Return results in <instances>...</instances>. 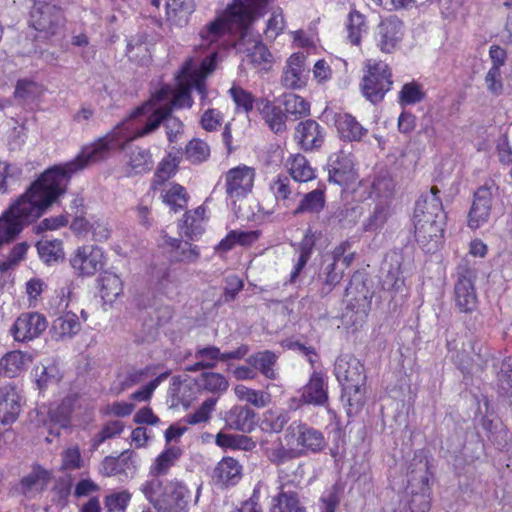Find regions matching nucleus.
I'll use <instances>...</instances> for the list:
<instances>
[{
	"mask_svg": "<svg viewBox=\"0 0 512 512\" xmlns=\"http://www.w3.org/2000/svg\"><path fill=\"white\" fill-rule=\"evenodd\" d=\"M268 189L274 196L275 201L278 204H282L284 207H290L295 202L298 195L291 179L284 174L273 176L268 183Z\"/></svg>",
	"mask_w": 512,
	"mask_h": 512,
	"instance_id": "5701e85b",
	"label": "nucleus"
},
{
	"mask_svg": "<svg viewBox=\"0 0 512 512\" xmlns=\"http://www.w3.org/2000/svg\"><path fill=\"white\" fill-rule=\"evenodd\" d=\"M234 393L240 401L247 402L256 408H264L271 402L269 393L255 390L242 384L234 387Z\"/></svg>",
	"mask_w": 512,
	"mask_h": 512,
	"instance_id": "37998d69",
	"label": "nucleus"
},
{
	"mask_svg": "<svg viewBox=\"0 0 512 512\" xmlns=\"http://www.w3.org/2000/svg\"><path fill=\"white\" fill-rule=\"evenodd\" d=\"M309 70L305 66V56L301 53L292 54L283 69L281 84L287 89H302L306 86Z\"/></svg>",
	"mask_w": 512,
	"mask_h": 512,
	"instance_id": "f3484780",
	"label": "nucleus"
},
{
	"mask_svg": "<svg viewBox=\"0 0 512 512\" xmlns=\"http://www.w3.org/2000/svg\"><path fill=\"white\" fill-rule=\"evenodd\" d=\"M325 206V190L317 188L303 195L299 205L294 210V214L319 213Z\"/></svg>",
	"mask_w": 512,
	"mask_h": 512,
	"instance_id": "a19ab883",
	"label": "nucleus"
},
{
	"mask_svg": "<svg viewBox=\"0 0 512 512\" xmlns=\"http://www.w3.org/2000/svg\"><path fill=\"white\" fill-rule=\"evenodd\" d=\"M283 105L285 112L294 116L295 119L310 114V104L297 94L289 93L284 95Z\"/></svg>",
	"mask_w": 512,
	"mask_h": 512,
	"instance_id": "6e6d98bb",
	"label": "nucleus"
},
{
	"mask_svg": "<svg viewBox=\"0 0 512 512\" xmlns=\"http://www.w3.org/2000/svg\"><path fill=\"white\" fill-rule=\"evenodd\" d=\"M215 443L219 447L232 448V449H250L253 445L252 441L243 435H231L226 433H218L215 438Z\"/></svg>",
	"mask_w": 512,
	"mask_h": 512,
	"instance_id": "bf43d9fd",
	"label": "nucleus"
},
{
	"mask_svg": "<svg viewBox=\"0 0 512 512\" xmlns=\"http://www.w3.org/2000/svg\"><path fill=\"white\" fill-rule=\"evenodd\" d=\"M184 156L192 164H200L209 158L210 147L203 140L194 138L186 144Z\"/></svg>",
	"mask_w": 512,
	"mask_h": 512,
	"instance_id": "603ef678",
	"label": "nucleus"
},
{
	"mask_svg": "<svg viewBox=\"0 0 512 512\" xmlns=\"http://www.w3.org/2000/svg\"><path fill=\"white\" fill-rule=\"evenodd\" d=\"M225 420L231 429L249 433L256 426V413L248 406H234L226 413Z\"/></svg>",
	"mask_w": 512,
	"mask_h": 512,
	"instance_id": "bb28decb",
	"label": "nucleus"
},
{
	"mask_svg": "<svg viewBox=\"0 0 512 512\" xmlns=\"http://www.w3.org/2000/svg\"><path fill=\"white\" fill-rule=\"evenodd\" d=\"M440 190L433 186L416 201L413 224L415 238L427 253L439 249L444 235L446 214L439 197Z\"/></svg>",
	"mask_w": 512,
	"mask_h": 512,
	"instance_id": "20e7f679",
	"label": "nucleus"
},
{
	"mask_svg": "<svg viewBox=\"0 0 512 512\" xmlns=\"http://www.w3.org/2000/svg\"><path fill=\"white\" fill-rule=\"evenodd\" d=\"M261 113L270 129L275 133L282 132L285 129L286 115L280 107L272 105L265 101L261 109Z\"/></svg>",
	"mask_w": 512,
	"mask_h": 512,
	"instance_id": "3c124183",
	"label": "nucleus"
},
{
	"mask_svg": "<svg viewBox=\"0 0 512 512\" xmlns=\"http://www.w3.org/2000/svg\"><path fill=\"white\" fill-rule=\"evenodd\" d=\"M21 411V396L13 385L0 386V421L4 425L14 423Z\"/></svg>",
	"mask_w": 512,
	"mask_h": 512,
	"instance_id": "aec40b11",
	"label": "nucleus"
},
{
	"mask_svg": "<svg viewBox=\"0 0 512 512\" xmlns=\"http://www.w3.org/2000/svg\"><path fill=\"white\" fill-rule=\"evenodd\" d=\"M162 245L168 247L171 261L184 264L196 263L201 255L200 249L188 241L173 238L162 232Z\"/></svg>",
	"mask_w": 512,
	"mask_h": 512,
	"instance_id": "a211bd4d",
	"label": "nucleus"
},
{
	"mask_svg": "<svg viewBox=\"0 0 512 512\" xmlns=\"http://www.w3.org/2000/svg\"><path fill=\"white\" fill-rule=\"evenodd\" d=\"M251 46L246 47L247 59L255 67L266 68L272 62V54L268 48L257 38L250 41Z\"/></svg>",
	"mask_w": 512,
	"mask_h": 512,
	"instance_id": "de8ad7c7",
	"label": "nucleus"
},
{
	"mask_svg": "<svg viewBox=\"0 0 512 512\" xmlns=\"http://www.w3.org/2000/svg\"><path fill=\"white\" fill-rule=\"evenodd\" d=\"M179 162V157L172 154H168L162 159L152 181V188L154 190H157L160 185L166 184L168 179L176 173Z\"/></svg>",
	"mask_w": 512,
	"mask_h": 512,
	"instance_id": "a18cd8bd",
	"label": "nucleus"
},
{
	"mask_svg": "<svg viewBox=\"0 0 512 512\" xmlns=\"http://www.w3.org/2000/svg\"><path fill=\"white\" fill-rule=\"evenodd\" d=\"M162 200L175 212L184 209L187 205L189 196L186 189L178 183L168 182L158 187Z\"/></svg>",
	"mask_w": 512,
	"mask_h": 512,
	"instance_id": "f704fd0d",
	"label": "nucleus"
},
{
	"mask_svg": "<svg viewBox=\"0 0 512 512\" xmlns=\"http://www.w3.org/2000/svg\"><path fill=\"white\" fill-rule=\"evenodd\" d=\"M256 171L247 165H238L224 175V187L227 199L235 204L246 198L253 190Z\"/></svg>",
	"mask_w": 512,
	"mask_h": 512,
	"instance_id": "9b49d317",
	"label": "nucleus"
},
{
	"mask_svg": "<svg viewBox=\"0 0 512 512\" xmlns=\"http://www.w3.org/2000/svg\"><path fill=\"white\" fill-rule=\"evenodd\" d=\"M191 491L187 486L179 481L172 480L166 484V498L169 510L167 512H185V508L190 501Z\"/></svg>",
	"mask_w": 512,
	"mask_h": 512,
	"instance_id": "7c9ffc66",
	"label": "nucleus"
},
{
	"mask_svg": "<svg viewBox=\"0 0 512 512\" xmlns=\"http://www.w3.org/2000/svg\"><path fill=\"white\" fill-rule=\"evenodd\" d=\"M340 503L339 489L336 485L324 491L319 500L320 512H335Z\"/></svg>",
	"mask_w": 512,
	"mask_h": 512,
	"instance_id": "774afa93",
	"label": "nucleus"
},
{
	"mask_svg": "<svg viewBox=\"0 0 512 512\" xmlns=\"http://www.w3.org/2000/svg\"><path fill=\"white\" fill-rule=\"evenodd\" d=\"M140 108L135 109L110 133L82 147L81 151L72 159L80 172L90 164L105 159L114 147L123 148L124 143L149 135L160 126L162 119L160 115H150L152 110L138 112Z\"/></svg>",
	"mask_w": 512,
	"mask_h": 512,
	"instance_id": "f03ea898",
	"label": "nucleus"
},
{
	"mask_svg": "<svg viewBox=\"0 0 512 512\" xmlns=\"http://www.w3.org/2000/svg\"><path fill=\"white\" fill-rule=\"evenodd\" d=\"M366 69L361 82L363 96L372 103H378L391 89L390 68L385 62L370 59L366 62Z\"/></svg>",
	"mask_w": 512,
	"mask_h": 512,
	"instance_id": "0eeeda50",
	"label": "nucleus"
},
{
	"mask_svg": "<svg viewBox=\"0 0 512 512\" xmlns=\"http://www.w3.org/2000/svg\"><path fill=\"white\" fill-rule=\"evenodd\" d=\"M242 477V466L232 457L221 459L213 470V480L221 485H235Z\"/></svg>",
	"mask_w": 512,
	"mask_h": 512,
	"instance_id": "393cba45",
	"label": "nucleus"
},
{
	"mask_svg": "<svg viewBox=\"0 0 512 512\" xmlns=\"http://www.w3.org/2000/svg\"><path fill=\"white\" fill-rule=\"evenodd\" d=\"M216 403L217 400L214 398L206 399L195 412L186 416L187 423L196 425L207 422L210 419V415L213 412Z\"/></svg>",
	"mask_w": 512,
	"mask_h": 512,
	"instance_id": "69168bd1",
	"label": "nucleus"
},
{
	"mask_svg": "<svg viewBox=\"0 0 512 512\" xmlns=\"http://www.w3.org/2000/svg\"><path fill=\"white\" fill-rule=\"evenodd\" d=\"M335 126L340 138L347 142H360L368 134V129L348 113L337 114L335 116Z\"/></svg>",
	"mask_w": 512,
	"mask_h": 512,
	"instance_id": "4be33fe9",
	"label": "nucleus"
},
{
	"mask_svg": "<svg viewBox=\"0 0 512 512\" xmlns=\"http://www.w3.org/2000/svg\"><path fill=\"white\" fill-rule=\"evenodd\" d=\"M100 295L106 303H113L123 292L120 277L112 272H104L99 278Z\"/></svg>",
	"mask_w": 512,
	"mask_h": 512,
	"instance_id": "58836bf2",
	"label": "nucleus"
},
{
	"mask_svg": "<svg viewBox=\"0 0 512 512\" xmlns=\"http://www.w3.org/2000/svg\"><path fill=\"white\" fill-rule=\"evenodd\" d=\"M179 228L188 239H198L205 231V208L199 206L194 210L187 211Z\"/></svg>",
	"mask_w": 512,
	"mask_h": 512,
	"instance_id": "c85d7f7f",
	"label": "nucleus"
},
{
	"mask_svg": "<svg viewBox=\"0 0 512 512\" xmlns=\"http://www.w3.org/2000/svg\"><path fill=\"white\" fill-rule=\"evenodd\" d=\"M30 24L35 30L54 36L64 25L62 11L52 2L35 0L30 11Z\"/></svg>",
	"mask_w": 512,
	"mask_h": 512,
	"instance_id": "9d476101",
	"label": "nucleus"
},
{
	"mask_svg": "<svg viewBox=\"0 0 512 512\" xmlns=\"http://www.w3.org/2000/svg\"><path fill=\"white\" fill-rule=\"evenodd\" d=\"M50 480V473L40 466L33 467L32 471L20 481V490L27 496L32 497L42 491Z\"/></svg>",
	"mask_w": 512,
	"mask_h": 512,
	"instance_id": "473e14b6",
	"label": "nucleus"
},
{
	"mask_svg": "<svg viewBox=\"0 0 512 512\" xmlns=\"http://www.w3.org/2000/svg\"><path fill=\"white\" fill-rule=\"evenodd\" d=\"M289 416L286 412L267 410L263 414L261 428L264 431L279 433L288 423Z\"/></svg>",
	"mask_w": 512,
	"mask_h": 512,
	"instance_id": "4d7b16f0",
	"label": "nucleus"
},
{
	"mask_svg": "<svg viewBox=\"0 0 512 512\" xmlns=\"http://www.w3.org/2000/svg\"><path fill=\"white\" fill-rule=\"evenodd\" d=\"M132 463L130 461V454L126 451L121 453L118 457L107 456L101 462L99 472L103 476H127L132 470Z\"/></svg>",
	"mask_w": 512,
	"mask_h": 512,
	"instance_id": "c9c22d12",
	"label": "nucleus"
},
{
	"mask_svg": "<svg viewBox=\"0 0 512 512\" xmlns=\"http://www.w3.org/2000/svg\"><path fill=\"white\" fill-rule=\"evenodd\" d=\"M501 201L499 184L493 178L486 179L474 192L473 203L468 214V226L478 229L488 223L492 210Z\"/></svg>",
	"mask_w": 512,
	"mask_h": 512,
	"instance_id": "423d86ee",
	"label": "nucleus"
},
{
	"mask_svg": "<svg viewBox=\"0 0 512 512\" xmlns=\"http://www.w3.org/2000/svg\"><path fill=\"white\" fill-rule=\"evenodd\" d=\"M348 40L353 45H359L362 34L366 31L365 17L360 12L353 10L347 20Z\"/></svg>",
	"mask_w": 512,
	"mask_h": 512,
	"instance_id": "864d4df0",
	"label": "nucleus"
},
{
	"mask_svg": "<svg viewBox=\"0 0 512 512\" xmlns=\"http://www.w3.org/2000/svg\"><path fill=\"white\" fill-rule=\"evenodd\" d=\"M270 512H304L299 505L297 494L291 491H285L280 486V492L273 498V505Z\"/></svg>",
	"mask_w": 512,
	"mask_h": 512,
	"instance_id": "49530a36",
	"label": "nucleus"
},
{
	"mask_svg": "<svg viewBox=\"0 0 512 512\" xmlns=\"http://www.w3.org/2000/svg\"><path fill=\"white\" fill-rule=\"evenodd\" d=\"M159 477L160 476H152L150 480L142 484L141 491L158 512H167L169 510L168 502H170V500L166 498V485L163 486Z\"/></svg>",
	"mask_w": 512,
	"mask_h": 512,
	"instance_id": "cd10ccee",
	"label": "nucleus"
},
{
	"mask_svg": "<svg viewBox=\"0 0 512 512\" xmlns=\"http://www.w3.org/2000/svg\"><path fill=\"white\" fill-rule=\"evenodd\" d=\"M391 204L377 201L373 213L364 222V230L373 232L381 229L391 214Z\"/></svg>",
	"mask_w": 512,
	"mask_h": 512,
	"instance_id": "8fccbe9b",
	"label": "nucleus"
},
{
	"mask_svg": "<svg viewBox=\"0 0 512 512\" xmlns=\"http://www.w3.org/2000/svg\"><path fill=\"white\" fill-rule=\"evenodd\" d=\"M168 88H160L155 92L149 101L141 106L138 112L143 110H152L150 115H160L166 129L167 139L170 143L175 142L179 135L183 133V123L176 117L171 115V107L169 99L171 98Z\"/></svg>",
	"mask_w": 512,
	"mask_h": 512,
	"instance_id": "6e6552de",
	"label": "nucleus"
},
{
	"mask_svg": "<svg viewBox=\"0 0 512 512\" xmlns=\"http://www.w3.org/2000/svg\"><path fill=\"white\" fill-rule=\"evenodd\" d=\"M334 374L342 386L343 398L351 409L357 411L364 402V385L366 375L361 362L351 355L339 356L334 364Z\"/></svg>",
	"mask_w": 512,
	"mask_h": 512,
	"instance_id": "39448f33",
	"label": "nucleus"
},
{
	"mask_svg": "<svg viewBox=\"0 0 512 512\" xmlns=\"http://www.w3.org/2000/svg\"><path fill=\"white\" fill-rule=\"evenodd\" d=\"M22 174V169L16 164L0 161V194L8 190V186Z\"/></svg>",
	"mask_w": 512,
	"mask_h": 512,
	"instance_id": "e2e57ef3",
	"label": "nucleus"
},
{
	"mask_svg": "<svg viewBox=\"0 0 512 512\" xmlns=\"http://www.w3.org/2000/svg\"><path fill=\"white\" fill-rule=\"evenodd\" d=\"M277 356L271 351L257 352L247 358V363L259 370L266 378L276 379L277 372L274 369Z\"/></svg>",
	"mask_w": 512,
	"mask_h": 512,
	"instance_id": "ea45409f",
	"label": "nucleus"
},
{
	"mask_svg": "<svg viewBox=\"0 0 512 512\" xmlns=\"http://www.w3.org/2000/svg\"><path fill=\"white\" fill-rule=\"evenodd\" d=\"M425 97L422 86L416 82H409L403 85L399 92V103L401 105H413L421 102Z\"/></svg>",
	"mask_w": 512,
	"mask_h": 512,
	"instance_id": "052dcab7",
	"label": "nucleus"
},
{
	"mask_svg": "<svg viewBox=\"0 0 512 512\" xmlns=\"http://www.w3.org/2000/svg\"><path fill=\"white\" fill-rule=\"evenodd\" d=\"M285 439L289 446H295L301 456L308 452L317 453L326 446L324 435L306 423L293 422L286 429Z\"/></svg>",
	"mask_w": 512,
	"mask_h": 512,
	"instance_id": "1a4fd4ad",
	"label": "nucleus"
},
{
	"mask_svg": "<svg viewBox=\"0 0 512 512\" xmlns=\"http://www.w3.org/2000/svg\"><path fill=\"white\" fill-rule=\"evenodd\" d=\"M70 295L71 290L68 287L61 288L57 291L56 295L53 296L48 303L49 312L55 316L68 312L67 309L69 307Z\"/></svg>",
	"mask_w": 512,
	"mask_h": 512,
	"instance_id": "0e129e2a",
	"label": "nucleus"
},
{
	"mask_svg": "<svg viewBox=\"0 0 512 512\" xmlns=\"http://www.w3.org/2000/svg\"><path fill=\"white\" fill-rule=\"evenodd\" d=\"M497 380L500 392L512 400V357L502 361Z\"/></svg>",
	"mask_w": 512,
	"mask_h": 512,
	"instance_id": "680f3d73",
	"label": "nucleus"
},
{
	"mask_svg": "<svg viewBox=\"0 0 512 512\" xmlns=\"http://www.w3.org/2000/svg\"><path fill=\"white\" fill-rule=\"evenodd\" d=\"M285 167L295 182H308L316 177L315 170L301 154L290 155L285 161Z\"/></svg>",
	"mask_w": 512,
	"mask_h": 512,
	"instance_id": "2f4dec72",
	"label": "nucleus"
},
{
	"mask_svg": "<svg viewBox=\"0 0 512 512\" xmlns=\"http://www.w3.org/2000/svg\"><path fill=\"white\" fill-rule=\"evenodd\" d=\"M47 328L46 318L37 312L21 314L12 327L10 333L16 341H30L39 337Z\"/></svg>",
	"mask_w": 512,
	"mask_h": 512,
	"instance_id": "dca6fc26",
	"label": "nucleus"
},
{
	"mask_svg": "<svg viewBox=\"0 0 512 512\" xmlns=\"http://www.w3.org/2000/svg\"><path fill=\"white\" fill-rule=\"evenodd\" d=\"M155 375V366H146L144 368H130L126 371L125 374L119 377L121 390L128 389Z\"/></svg>",
	"mask_w": 512,
	"mask_h": 512,
	"instance_id": "09e8293b",
	"label": "nucleus"
},
{
	"mask_svg": "<svg viewBox=\"0 0 512 512\" xmlns=\"http://www.w3.org/2000/svg\"><path fill=\"white\" fill-rule=\"evenodd\" d=\"M328 400V386L324 375L314 372L309 382L302 388L299 399L292 398L289 403L290 409H298L303 404L316 406L324 405Z\"/></svg>",
	"mask_w": 512,
	"mask_h": 512,
	"instance_id": "2eb2a0df",
	"label": "nucleus"
},
{
	"mask_svg": "<svg viewBox=\"0 0 512 512\" xmlns=\"http://www.w3.org/2000/svg\"><path fill=\"white\" fill-rule=\"evenodd\" d=\"M182 450L176 446H169L162 451L154 460L149 468V474L151 476H163L166 475L170 469L176 465Z\"/></svg>",
	"mask_w": 512,
	"mask_h": 512,
	"instance_id": "e433bc0d",
	"label": "nucleus"
},
{
	"mask_svg": "<svg viewBox=\"0 0 512 512\" xmlns=\"http://www.w3.org/2000/svg\"><path fill=\"white\" fill-rule=\"evenodd\" d=\"M458 280L455 284V300L461 312H471L476 308L477 297L474 288L476 271L467 259H463L457 267Z\"/></svg>",
	"mask_w": 512,
	"mask_h": 512,
	"instance_id": "ddd939ff",
	"label": "nucleus"
},
{
	"mask_svg": "<svg viewBox=\"0 0 512 512\" xmlns=\"http://www.w3.org/2000/svg\"><path fill=\"white\" fill-rule=\"evenodd\" d=\"M195 9L194 0H165L167 20L175 26L187 25Z\"/></svg>",
	"mask_w": 512,
	"mask_h": 512,
	"instance_id": "a878e982",
	"label": "nucleus"
},
{
	"mask_svg": "<svg viewBox=\"0 0 512 512\" xmlns=\"http://www.w3.org/2000/svg\"><path fill=\"white\" fill-rule=\"evenodd\" d=\"M33 362V355L27 351L12 350L0 358V370L9 378L24 373Z\"/></svg>",
	"mask_w": 512,
	"mask_h": 512,
	"instance_id": "412c9836",
	"label": "nucleus"
},
{
	"mask_svg": "<svg viewBox=\"0 0 512 512\" xmlns=\"http://www.w3.org/2000/svg\"><path fill=\"white\" fill-rule=\"evenodd\" d=\"M265 453L268 459L276 465L284 464L301 456V452L297 451L295 446L286 448L279 438L265 448Z\"/></svg>",
	"mask_w": 512,
	"mask_h": 512,
	"instance_id": "c03bdc74",
	"label": "nucleus"
},
{
	"mask_svg": "<svg viewBox=\"0 0 512 512\" xmlns=\"http://www.w3.org/2000/svg\"><path fill=\"white\" fill-rule=\"evenodd\" d=\"M296 138L303 149L313 150L322 145L324 131L316 121L309 119L298 124Z\"/></svg>",
	"mask_w": 512,
	"mask_h": 512,
	"instance_id": "b1692460",
	"label": "nucleus"
},
{
	"mask_svg": "<svg viewBox=\"0 0 512 512\" xmlns=\"http://www.w3.org/2000/svg\"><path fill=\"white\" fill-rule=\"evenodd\" d=\"M229 94L234 101L237 110L249 112L253 108L254 97L252 94L239 86H233L229 90Z\"/></svg>",
	"mask_w": 512,
	"mask_h": 512,
	"instance_id": "338daca9",
	"label": "nucleus"
},
{
	"mask_svg": "<svg viewBox=\"0 0 512 512\" xmlns=\"http://www.w3.org/2000/svg\"><path fill=\"white\" fill-rule=\"evenodd\" d=\"M268 0H233L225 11L214 21L209 23L200 32V43L195 48V55L189 58L181 75L186 87L175 91L169 86L171 111L176 108H189L192 106L190 89H195L202 101L206 98L205 79L212 74L217 66L218 41L227 31H239L241 34L239 45H247L249 28L252 23L263 15Z\"/></svg>",
	"mask_w": 512,
	"mask_h": 512,
	"instance_id": "f257e3e1",
	"label": "nucleus"
},
{
	"mask_svg": "<svg viewBox=\"0 0 512 512\" xmlns=\"http://www.w3.org/2000/svg\"><path fill=\"white\" fill-rule=\"evenodd\" d=\"M37 251L44 262L57 261L63 254L62 242L57 239H42L37 243Z\"/></svg>",
	"mask_w": 512,
	"mask_h": 512,
	"instance_id": "13d9d810",
	"label": "nucleus"
},
{
	"mask_svg": "<svg viewBox=\"0 0 512 512\" xmlns=\"http://www.w3.org/2000/svg\"><path fill=\"white\" fill-rule=\"evenodd\" d=\"M195 384L198 388L212 392L223 393L228 389L227 379L220 373L206 371L195 378Z\"/></svg>",
	"mask_w": 512,
	"mask_h": 512,
	"instance_id": "79ce46f5",
	"label": "nucleus"
},
{
	"mask_svg": "<svg viewBox=\"0 0 512 512\" xmlns=\"http://www.w3.org/2000/svg\"><path fill=\"white\" fill-rule=\"evenodd\" d=\"M328 165L330 182L346 186L356 180L357 175L350 155L336 153L330 157Z\"/></svg>",
	"mask_w": 512,
	"mask_h": 512,
	"instance_id": "6ab92c4d",
	"label": "nucleus"
},
{
	"mask_svg": "<svg viewBox=\"0 0 512 512\" xmlns=\"http://www.w3.org/2000/svg\"><path fill=\"white\" fill-rule=\"evenodd\" d=\"M222 352L213 345L197 347L194 357L196 362L185 368L186 371L194 372L202 369H213L218 362H221Z\"/></svg>",
	"mask_w": 512,
	"mask_h": 512,
	"instance_id": "72a5a7b5",
	"label": "nucleus"
},
{
	"mask_svg": "<svg viewBox=\"0 0 512 512\" xmlns=\"http://www.w3.org/2000/svg\"><path fill=\"white\" fill-rule=\"evenodd\" d=\"M395 184L388 176L377 177L371 187V196L376 201L392 203Z\"/></svg>",
	"mask_w": 512,
	"mask_h": 512,
	"instance_id": "5fc2aeb1",
	"label": "nucleus"
},
{
	"mask_svg": "<svg viewBox=\"0 0 512 512\" xmlns=\"http://www.w3.org/2000/svg\"><path fill=\"white\" fill-rule=\"evenodd\" d=\"M403 35L402 22L397 17H388L376 27L374 42L381 52L390 54L400 45Z\"/></svg>",
	"mask_w": 512,
	"mask_h": 512,
	"instance_id": "4468645a",
	"label": "nucleus"
},
{
	"mask_svg": "<svg viewBox=\"0 0 512 512\" xmlns=\"http://www.w3.org/2000/svg\"><path fill=\"white\" fill-rule=\"evenodd\" d=\"M81 330L78 316L69 311L59 315L52 324V333L57 340L73 338Z\"/></svg>",
	"mask_w": 512,
	"mask_h": 512,
	"instance_id": "c756f323",
	"label": "nucleus"
},
{
	"mask_svg": "<svg viewBox=\"0 0 512 512\" xmlns=\"http://www.w3.org/2000/svg\"><path fill=\"white\" fill-rule=\"evenodd\" d=\"M106 260V255L101 247L83 245L71 254L70 264L77 276L91 277L103 269Z\"/></svg>",
	"mask_w": 512,
	"mask_h": 512,
	"instance_id": "f8f14e48",
	"label": "nucleus"
},
{
	"mask_svg": "<svg viewBox=\"0 0 512 512\" xmlns=\"http://www.w3.org/2000/svg\"><path fill=\"white\" fill-rule=\"evenodd\" d=\"M152 168V159L149 150L136 147L127 154L125 172L127 176L142 174Z\"/></svg>",
	"mask_w": 512,
	"mask_h": 512,
	"instance_id": "4c0bfd02",
	"label": "nucleus"
},
{
	"mask_svg": "<svg viewBox=\"0 0 512 512\" xmlns=\"http://www.w3.org/2000/svg\"><path fill=\"white\" fill-rule=\"evenodd\" d=\"M140 108L135 109L110 133L82 147L81 151L72 159L80 172L90 164L105 159L114 147L123 148L124 143L149 135L160 126L162 119L160 115H150L152 110L138 112Z\"/></svg>",
	"mask_w": 512,
	"mask_h": 512,
	"instance_id": "7ed1b4c3",
	"label": "nucleus"
}]
</instances>
